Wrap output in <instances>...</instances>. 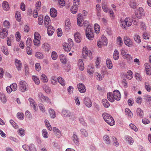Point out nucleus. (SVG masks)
Here are the masks:
<instances>
[{"mask_svg": "<svg viewBox=\"0 0 151 151\" xmlns=\"http://www.w3.org/2000/svg\"><path fill=\"white\" fill-rule=\"evenodd\" d=\"M65 0H59L58 5H59L60 7L64 6L65 5Z\"/></svg>", "mask_w": 151, "mask_h": 151, "instance_id": "bf43d9fd", "label": "nucleus"}, {"mask_svg": "<svg viewBox=\"0 0 151 151\" xmlns=\"http://www.w3.org/2000/svg\"><path fill=\"white\" fill-rule=\"evenodd\" d=\"M42 48L46 52H49L50 49V45L47 43H45L43 45Z\"/></svg>", "mask_w": 151, "mask_h": 151, "instance_id": "4be33fe9", "label": "nucleus"}, {"mask_svg": "<svg viewBox=\"0 0 151 151\" xmlns=\"http://www.w3.org/2000/svg\"><path fill=\"white\" fill-rule=\"evenodd\" d=\"M3 8L4 9L7 11L9 9L8 3L6 1H3Z\"/></svg>", "mask_w": 151, "mask_h": 151, "instance_id": "c85d7f7f", "label": "nucleus"}, {"mask_svg": "<svg viewBox=\"0 0 151 151\" xmlns=\"http://www.w3.org/2000/svg\"><path fill=\"white\" fill-rule=\"evenodd\" d=\"M15 64L17 70L18 71L20 70L22 67V63L21 61L16 59L15 60Z\"/></svg>", "mask_w": 151, "mask_h": 151, "instance_id": "ddd939ff", "label": "nucleus"}, {"mask_svg": "<svg viewBox=\"0 0 151 151\" xmlns=\"http://www.w3.org/2000/svg\"><path fill=\"white\" fill-rule=\"evenodd\" d=\"M113 93H108L107 94V97L108 100L111 102H113L114 101V99L113 97Z\"/></svg>", "mask_w": 151, "mask_h": 151, "instance_id": "bb28decb", "label": "nucleus"}, {"mask_svg": "<svg viewBox=\"0 0 151 151\" xmlns=\"http://www.w3.org/2000/svg\"><path fill=\"white\" fill-rule=\"evenodd\" d=\"M45 125L46 126L48 129L50 131L52 129V128L50 125L49 122L47 120H45Z\"/></svg>", "mask_w": 151, "mask_h": 151, "instance_id": "8fccbe9b", "label": "nucleus"}, {"mask_svg": "<svg viewBox=\"0 0 151 151\" xmlns=\"http://www.w3.org/2000/svg\"><path fill=\"white\" fill-rule=\"evenodd\" d=\"M43 17L41 15H39L38 16V23L40 25H42L43 23Z\"/></svg>", "mask_w": 151, "mask_h": 151, "instance_id": "864d4df0", "label": "nucleus"}, {"mask_svg": "<svg viewBox=\"0 0 151 151\" xmlns=\"http://www.w3.org/2000/svg\"><path fill=\"white\" fill-rule=\"evenodd\" d=\"M43 89L46 92L48 93H50L51 91L50 88L46 85L44 86H43Z\"/></svg>", "mask_w": 151, "mask_h": 151, "instance_id": "4d7b16f0", "label": "nucleus"}, {"mask_svg": "<svg viewBox=\"0 0 151 151\" xmlns=\"http://www.w3.org/2000/svg\"><path fill=\"white\" fill-rule=\"evenodd\" d=\"M60 58L61 62L63 64H66L67 62L66 57L63 54H61L60 56Z\"/></svg>", "mask_w": 151, "mask_h": 151, "instance_id": "412c9836", "label": "nucleus"}, {"mask_svg": "<svg viewBox=\"0 0 151 151\" xmlns=\"http://www.w3.org/2000/svg\"><path fill=\"white\" fill-rule=\"evenodd\" d=\"M106 64L107 67L109 69H110L112 68L113 65L111 60L107 58L106 60Z\"/></svg>", "mask_w": 151, "mask_h": 151, "instance_id": "cd10ccee", "label": "nucleus"}, {"mask_svg": "<svg viewBox=\"0 0 151 151\" xmlns=\"http://www.w3.org/2000/svg\"><path fill=\"white\" fill-rule=\"evenodd\" d=\"M53 131L54 134L58 138H60L61 136V132L56 127H54L53 128Z\"/></svg>", "mask_w": 151, "mask_h": 151, "instance_id": "dca6fc26", "label": "nucleus"}, {"mask_svg": "<svg viewBox=\"0 0 151 151\" xmlns=\"http://www.w3.org/2000/svg\"><path fill=\"white\" fill-rule=\"evenodd\" d=\"M35 56L36 57L39 59H42L44 57L43 54L40 52H36Z\"/></svg>", "mask_w": 151, "mask_h": 151, "instance_id": "79ce46f5", "label": "nucleus"}, {"mask_svg": "<svg viewBox=\"0 0 151 151\" xmlns=\"http://www.w3.org/2000/svg\"><path fill=\"white\" fill-rule=\"evenodd\" d=\"M140 27L142 30H145L146 29L147 27L145 24L143 22H140Z\"/></svg>", "mask_w": 151, "mask_h": 151, "instance_id": "774afa93", "label": "nucleus"}, {"mask_svg": "<svg viewBox=\"0 0 151 151\" xmlns=\"http://www.w3.org/2000/svg\"><path fill=\"white\" fill-rule=\"evenodd\" d=\"M27 83L24 81H20L19 85V90L22 92H24L27 89Z\"/></svg>", "mask_w": 151, "mask_h": 151, "instance_id": "20e7f679", "label": "nucleus"}, {"mask_svg": "<svg viewBox=\"0 0 151 151\" xmlns=\"http://www.w3.org/2000/svg\"><path fill=\"white\" fill-rule=\"evenodd\" d=\"M63 46L64 50L67 52L70 50L71 48L73 46L70 45L67 42L63 43Z\"/></svg>", "mask_w": 151, "mask_h": 151, "instance_id": "2eb2a0df", "label": "nucleus"}, {"mask_svg": "<svg viewBox=\"0 0 151 151\" xmlns=\"http://www.w3.org/2000/svg\"><path fill=\"white\" fill-rule=\"evenodd\" d=\"M83 19L82 17H79L77 18V24L78 25L80 26H82V21Z\"/></svg>", "mask_w": 151, "mask_h": 151, "instance_id": "0e129e2a", "label": "nucleus"}, {"mask_svg": "<svg viewBox=\"0 0 151 151\" xmlns=\"http://www.w3.org/2000/svg\"><path fill=\"white\" fill-rule=\"evenodd\" d=\"M125 24L128 27L130 26L132 24V20L129 18H127L124 20Z\"/></svg>", "mask_w": 151, "mask_h": 151, "instance_id": "b1692460", "label": "nucleus"}, {"mask_svg": "<svg viewBox=\"0 0 151 151\" xmlns=\"http://www.w3.org/2000/svg\"><path fill=\"white\" fill-rule=\"evenodd\" d=\"M32 77L33 80L36 84L38 85L40 84L39 79L37 76H33Z\"/></svg>", "mask_w": 151, "mask_h": 151, "instance_id": "e433bc0d", "label": "nucleus"}, {"mask_svg": "<svg viewBox=\"0 0 151 151\" xmlns=\"http://www.w3.org/2000/svg\"><path fill=\"white\" fill-rule=\"evenodd\" d=\"M137 116L139 117L142 118L144 114L143 111L140 108H137Z\"/></svg>", "mask_w": 151, "mask_h": 151, "instance_id": "393cba45", "label": "nucleus"}, {"mask_svg": "<svg viewBox=\"0 0 151 151\" xmlns=\"http://www.w3.org/2000/svg\"><path fill=\"white\" fill-rule=\"evenodd\" d=\"M124 42L125 44L129 47H131L132 46V40L127 37H124Z\"/></svg>", "mask_w": 151, "mask_h": 151, "instance_id": "9b49d317", "label": "nucleus"}, {"mask_svg": "<svg viewBox=\"0 0 151 151\" xmlns=\"http://www.w3.org/2000/svg\"><path fill=\"white\" fill-rule=\"evenodd\" d=\"M57 10L54 8H52L50 11V14L52 17H55L57 16Z\"/></svg>", "mask_w": 151, "mask_h": 151, "instance_id": "6ab92c4d", "label": "nucleus"}, {"mask_svg": "<svg viewBox=\"0 0 151 151\" xmlns=\"http://www.w3.org/2000/svg\"><path fill=\"white\" fill-rule=\"evenodd\" d=\"M133 76L132 72L131 70H129L126 74V77L129 80H131Z\"/></svg>", "mask_w": 151, "mask_h": 151, "instance_id": "aec40b11", "label": "nucleus"}, {"mask_svg": "<svg viewBox=\"0 0 151 151\" xmlns=\"http://www.w3.org/2000/svg\"><path fill=\"white\" fill-rule=\"evenodd\" d=\"M73 140L74 143L76 145H78L79 142V139L78 138L76 133L75 132H73L72 136Z\"/></svg>", "mask_w": 151, "mask_h": 151, "instance_id": "f3484780", "label": "nucleus"}, {"mask_svg": "<svg viewBox=\"0 0 151 151\" xmlns=\"http://www.w3.org/2000/svg\"><path fill=\"white\" fill-rule=\"evenodd\" d=\"M144 14V9L142 7H139L137 12L135 13L136 17L138 19H141L142 16Z\"/></svg>", "mask_w": 151, "mask_h": 151, "instance_id": "39448f33", "label": "nucleus"}, {"mask_svg": "<svg viewBox=\"0 0 151 151\" xmlns=\"http://www.w3.org/2000/svg\"><path fill=\"white\" fill-rule=\"evenodd\" d=\"M119 58V54L118 51L117 50H115L113 55L114 59L115 60H117Z\"/></svg>", "mask_w": 151, "mask_h": 151, "instance_id": "2f4dec72", "label": "nucleus"}, {"mask_svg": "<svg viewBox=\"0 0 151 151\" xmlns=\"http://www.w3.org/2000/svg\"><path fill=\"white\" fill-rule=\"evenodd\" d=\"M132 20L133 22V24L135 25H137L138 23L139 22V20L138 19H135L134 17L132 16Z\"/></svg>", "mask_w": 151, "mask_h": 151, "instance_id": "e2e57ef3", "label": "nucleus"}, {"mask_svg": "<svg viewBox=\"0 0 151 151\" xmlns=\"http://www.w3.org/2000/svg\"><path fill=\"white\" fill-rule=\"evenodd\" d=\"M78 66L79 67L80 70H84V64L82 60L80 59L78 61Z\"/></svg>", "mask_w": 151, "mask_h": 151, "instance_id": "5701e85b", "label": "nucleus"}, {"mask_svg": "<svg viewBox=\"0 0 151 151\" xmlns=\"http://www.w3.org/2000/svg\"><path fill=\"white\" fill-rule=\"evenodd\" d=\"M50 80L51 83L53 85H55L57 83V78L56 77L52 76L51 77Z\"/></svg>", "mask_w": 151, "mask_h": 151, "instance_id": "de8ad7c7", "label": "nucleus"}, {"mask_svg": "<svg viewBox=\"0 0 151 151\" xmlns=\"http://www.w3.org/2000/svg\"><path fill=\"white\" fill-rule=\"evenodd\" d=\"M57 55L56 52L53 51L52 52L51 55V57L52 59L54 60L56 59L57 58Z\"/></svg>", "mask_w": 151, "mask_h": 151, "instance_id": "052dcab7", "label": "nucleus"}, {"mask_svg": "<svg viewBox=\"0 0 151 151\" xmlns=\"http://www.w3.org/2000/svg\"><path fill=\"white\" fill-rule=\"evenodd\" d=\"M0 99L3 103H5L6 101V98L3 93H0Z\"/></svg>", "mask_w": 151, "mask_h": 151, "instance_id": "f704fd0d", "label": "nucleus"}, {"mask_svg": "<svg viewBox=\"0 0 151 151\" xmlns=\"http://www.w3.org/2000/svg\"><path fill=\"white\" fill-rule=\"evenodd\" d=\"M61 115L65 117L71 118L72 116L71 113L68 110L63 109L61 112Z\"/></svg>", "mask_w": 151, "mask_h": 151, "instance_id": "6e6552de", "label": "nucleus"}, {"mask_svg": "<svg viewBox=\"0 0 151 151\" xmlns=\"http://www.w3.org/2000/svg\"><path fill=\"white\" fill-rule=\"evenodd\" d=\"M50 22V19L49 17L48 16H46L45 18V24L46 26V25H48Z\"/></svg>", "mask_w": 151, "mask_h": 151, "instance_id": "49530a36", "label": "nucleus"}, {"mask_svg": "<svg viewBox=\"0 0 151 151\" xmlns=\"http://www.w3.org/2000/svg\"><path fill=\"white\" fill-rule=\"evenodd\" d=\"M16 40L17 41H19L21 39L20 34L19 32H17L16 33Z\"/></svg>", "mask_w": 151, "mask_h": 151, "instance_id": "13d9d810", "label": "nucleus"}, {"mask_svg": "<svg viewBox=\"0 0 151 151\" xmlns=\"http://www.w3.org/2000/svg\"><path fill=\"white\" fill-rule=\"evenodd\" d=\"M112 141L114 143V145L116 147H117L119 145L118 142L117 141V139L114 136L112 137Z\"/></svg>", "mask_w": 151, "mask_h": 151, "instance_id": "3c124183", "label": "nucleus"}, {"mask_svg": "<svg viewBox=\"0 0 151 151\" xmlns=\"http://www.w3.org/2000/svg\"><path fill=\"white\" fill-rule=\"evenodd\" d=\"M55 29L52 26H49L47 27V33L49 36H51L53 34Z\"/></svg>", "mask_w": 151, "mask_h": 151, "instance_id": "a211bd4d", "label": "nucleus"}, {"mask_svg": "<svg viewBox=\"0 0 151 151\" xmlns=\"http://www.w3.org/2000/svg\"><path fill=\"white\" fill-rule=\"evenodd\" d=\"M14 38V37L13 35H10V38L9 37H8L7 38V45L9 46H10L11 45V40H12V39Z\"/></svg>", "mask_w": 151, "mask_h": 151, "instance_id": "603ef678", "label": "nucleus"}, {"mask_svg": "<svg viewBox=\"0 0 151 151\" xmlns=\"http://www.w3.org/2000/svg\"><path fill=\"white\" fill-rule=\"evenodd\" d=\"M65 29L66 31H68L70 29V22L68 20H66L65 22Z\"/></svg>", "mask_w": 151, "mask_h": 151, "instance_id": "473e14b6", "label": "nucleus"}, {"mask_svg": "<svg viewBox=\"0 0 151 151\" xmlns=\"http://www.w3.org/2000/svg\"><path fill=\"white\" fill-rule=\"evenodd\" d=\"M147 65H148V63H145V64L146 72L147 75H150L151 74V70L150 68V65H148L147 68Z\"/></svg>", "mask_w": 151, "mask_h": 151, "instance_id": "4c0bfd02", "label": "nucleus"}, {"mask_svg": "<svg viewBox=\"0 0 151 151\" xmlns=\"http://www.w3.org/2000/svg\"><path fill=\"white\" fill-rule=\"evenodd\" d=\"M80 132L82 135L85 137H87L88 136V134L87 132L84 129H81L80 130Z\"/></svg>", "mask_w": 151, "mask_h": 151, "instance_id": "37998d69", "label": "nucleus"}, {"mask_svg": "<svg viewBox=\"0 0 151 151\" xmlns=\"http://www.w3.org/2000/svg\"><path fill=\"white\" fill-rule=\"evenodd\" d=\"M73 5L79 7L80 6V0H73Z\"/></svg>", "mask_w": 151, "mask_h": 151, "instance_id": "69168bd1", "label": "nucleus"}, {"mask_svg": "<svg viewBox=\"0 0 151 151\" xmlns=\"http://www.w3.org/2000/svg\"><path fill=\"white\" fill-rule=\"evenodd\" d=\"M126 139L130 145H132L134 142L133 139L131 137L128 136L126 138Z\"/></svg>", "mask_w": 151, "mask_h": 151, "instance_id": "5fc2aeb1", "label": "nucleus"}, {"mask_svg": "<svg viewBox=\"0 0 151 151\" xmlns=\"http://www.w3.org/2000/svg\"><path fill=\"white\" fill-rule=\"evenodd\" d=\"M82 56L85 59L87 58L88 56L90 59H91L92 56V53L91 51L88 50L87 48L85 47L82 50Z\"/></svg>", "mask_w": 151, "mask_h": 151, "instance_id": "7ed1b4c3", "label": "nucleus"}, {"mask_svg": "<svg viewBox=\"0 0 151 151\" xmlns=\"http://www.w3.org/2000/svg\"><path fill=\"white\" fill-rule=\"evenodd\" d=\"M83 103L88 108H90L92 106V102L89 98L85 97L83 99Z\"/></svg>", "mask_w": 151, "mask_h": 151, "instance_id": "9d476101", "label": "nucleus"}, {"mask_svg": "<svg viewBox=\"0 0 151 151\" xmlns=\"http://www.w3.org/2000/svg\"><path fill=\"white\" fill-rule=\"evenodd\" d=\"M10 86L11 88V91H15L17 89V85L15 83H14L12 84Z\"/></svg>", "mask_w": 151, "mask_h": 151, "instance_id": "a18cd8bd", "label": "nucleus"}, {"mask_svg": "<svg viewBox=\"0 0 151 151\" xmlns=\"http://www.w3.org/2000/svg\"><path fill=\"white\" fill-rule=\"evenodd\" d=\"M29 151H37L36 149L33 144H32L29 145Z\"/></svg>", "mask_w": 151, "mask_h": 151, "instance_id": "338daca9", "label": "nucleus"}, {"mask_svg": "<svg viewBox=\"0 0 151 151\" xmlns=\"http://www.w3.org/2000/svg\"><path fill=\"white\" fill-rule=\"evenodd\" d=\"M77 87L79 91L81 93H84L86 90L84 85L82 83H80L77 85Z\"/></svg>", "mask_w": 151, "mask_h": 151, "instance_id": "f8f14e48", "label": "nucleus"}, {"mask_svg": "<svg viewBox=\"0 0 151 151\" xmlns=\"http://www.w3.org/2000/svg\"><path fill=\"white\" fill-rule=\"evenodd\" d=\"M125 112L126 114L129 116H132L133 115L132 112L128 108L125 109Z\"/></svg>", "mask_w": 151, "mask_h": 151, "instance_id": "09e8293b", "label": "nucleus"}, {"mask_svg": "<svg viewBox=\"0 0 151 151\" xmlns=\"http://www.w3.org/2000/svg\"><path fill=\"white\" fill-rule=\"evenodd\" d=\"M103 139L106 144L109 145L110 144V140L109 137L107 135H105L104 136Z\"/></svg>", "mask_w": 151, "mask_h": 151, "instance_id": "c756f323", "label": "nucleus"}, {"mask_svg": "<svg viewBox=\"0 0 151 151\" xmlns=\"http://www.w3.org/2000/svg\"><path fill=\"white\" fill-rule=\"evenodd\" d=\"M42 135L45 138H47L48 137V134L47 130L46 129H43L42 131Z\"/></svg>", "mask_w": 151, "mask_h": 151, "instance_id": "58836bf2", "label": "nucleus"}, {"mask_svg": "<svg viewBox=\"0 0 151 151\" xmlns=\"http://www.w3.org/2000/svg\"><path fill=\"white\" fill-rule=\"evenodd\" d=\"M107 42L106 38V37L104 38L101 39V41H98L97 42V45L99 47L101 48L103 45H106Z\"/></svg>", "mask_w": 151, "mask_h": 151, "instance_id": "1a4fd4ad", "label": "nucleus"}, {"mask_svg": "<svg viewBox=\"0 0 151 151\" xmlns=\"http://www.w3.org/2000/svg\"><path fill=\"white\" fill-rule=\"evenodd\" d=\"M113 98L116 101H119L120 99L121 94L119 91L118 90L114 91L113 93Z\"/></svg>", "mask_w": 151, "mask_h": 151, "instance_id": "0eeeda50", "label": "nucleus"}, {"mask_svg": "<svg viewBox=\"0 0 151 151\" xmlns=\"http://www.w3.org/2000/svg\"><path fill=\"white\" fill-rule=\"evenodd\" d=\"M17 117L19 119L23 120L24 118V115L21 112H19L17 114Z\"/></svg>", "mask_w": 151, "mask_h": 151, "instance_id": "6e6d98bb", "label": "nucleus"}, {"mask_svg": "<svg viewBox=\"0 0 151 151\" xmlns=\"http://www.w3.org/2000/svg\"><path fill=\"white\" fill-rule=\"evenodd\" d=\"M40 79L44 83H46L48 81V79L45 74H42L40 76Z\"/></svg>", "mask_w": 151, "mask_h": 151, "instance_id": "72a5a7b5", "label": "nucleus"}, {"mask_svg": "<svg viewBox=\"0 0 151 151\" xmlns=\"http://www.w3.org/2000/svg\"><path fill=\"white\" fill-rule=\"evenodd\" d=\"M134 41L137 43H140L141 41L140 37L137 35H135L134 36Z\"/></svg>", "mask_w": 151, "mask_h": 151, "instance_id": "ea45409f", "label": "nucleus"}, {"mask_svg": "<svg viewBox=\"0 0 151 151\" xmlns=\"http://www.w3.org/2000/svg\"><path fill=\"white\" fill-rule=\"evenodd\" d=\"M38 95L39 98L42 101H45L47 103H51L50 99L48 97L45 96L41 93H39Z\"/></svg>", "mask_w": 151, "mask_h": 151, "instance_id": "423d86ee", "label": "nucleus"}, {"mask_svg": "<svg viewBox=\"0 0 151 151\" xmlns=\"http://www.w3.org/2000/svg\"><path fill=\"white\" fill-rule=\"evenodd\" d=\"M86 37L90 40H92L94 37L93 31L92 30L91 26H88L86 30Z\"/></svg>", "mask_w": 151, "mask_h": 151, "instance_id": "f03ea898", "label": "nucleus"}, {"mask_svg": "<svg viewBox=\"0 0 151 151\" xmlns=\"http://www.w3.org/2000/svg\"><path fill=\"white\" fill-rule=\"evenodd\" d=\"M49 112L50 117L52 119L55 118L56 117L55 113V111L52 109H50Z\"/></svg>", "mask_w": 151, "mask_h": 151, "instance_id": "a878e982", "label": "nucleus"}, {"mask_svg": "<svg viewBox=\"0 0 151 151\" xmlns=\"http://www.w3.org/2000/svg\"><path fill=\"white\" fill-rule=\"evenodd\" d=\"M103 106L105 108H108L110 106V104L107 100L106 99H103L102 100Z\"/></svg>", "mask_w": 151, "mask_h": 151, "instance_id": "7c9ffc66", "label": "nucleus"}, {"mask_svg": "<svg viewBox=\"0 0 151 151\" xmlns=\"http://www.w3.org/2000/svg\"><path fill=\"white\" fill-rule=\"evenodd\" d=\"M74 37L76 42L78 43H80L81 40V37L80 33L76 32L74 35Z\"/></svg>", "mask_w": 151, "mask_h": 151, "instance_id": "4468645a", "label": "nucleus"}, {"mask_svg": "<svg viewBox=\"0 0 151 151\" xmlns=\"http://www.w3.org/2000/svg\"><path fill=\"white\" fill-rule=\"evenodd\" d=\"M102 7L104 12L107 13L108 12L109 10L106 4H103L102 5Z\"/></svg>", "mask_w": 151, "mask_h": 151, "instance_id": "c03bdc74", "label": "nucleus"}, {"mask_svg": "<svg viewBox=\"0 0 151 151\" xmlns=\"http://www.w3.org/2000/svg\"><path fill=\"white\" fill-rule=\"evenodd\" d=\"M78 7L77 6L73 5L70 9L71 12L74 14H76L77 12Z\"/></svg>", "mask_w": 151, "mask_h": 151, "instance_id": "c9c22d12", "label": "nucleus"}, {"mask_svg": "<svg viewBox=\"0 0 151 151\" xmlns=\"http://www.w3.org/2000/svg\"><path fill=\"white\" fill-rule=\"evenodd\" d=\"M117 43L120 46H121L123 44L122 39L120 37H118L117 39Z\"/></svg>", "mask_w": 151, "mask_h": 151, "instance_id": "680f3d73", "label": "nucleus"}, {"mask_svg": "<svg viewBox=\"0 0 151 151\" xmlns=\"http://www.w3.org/2000/svg\"><path fill=\"white\" fill-rule=\"evenodd\" d=\"M58 82L62 86H64L65 84V81L62 77H59L58 78Z\"/></svg>", "mask_w": 151, "mask_h": 151, "instance_id": "a19ab883", "label": "nucleus"}, {"mask_svg": "<svg viewBox=\"0 0 151 151\" xmlns=\"http://www.w3.org/2000/svg\"><path fill=\"white\" fill-rule=\"evenodd\" d=\"M102 116L105 121L109 124L113 126L114 124V121L110 115L106 113H104Z\"/></svg>", "mask_w": 151, "mask_h": 151, "instance_id": "f257e3e1", "label": "nucleus"}]
</instances>
